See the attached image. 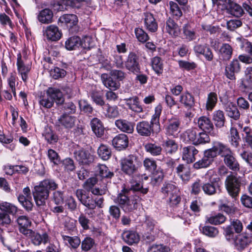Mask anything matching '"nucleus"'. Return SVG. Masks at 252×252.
<instances>
[{"label":"nucleus","instance_id":"bf43d9fd","mask_svg":"<svg viewBox=\"0 0 252 252\" xmlns=\"http://www.w3.org/2000/svg\"><path fill=\"white\" fill-rule=\"evenodd\" d=\"M66 93L67 94L72 93L71 88L68 85H65L61 87V89L56 88H49L46 91L47 94H58L60 93Z\"/></svg>","mask_w":252,"mask_h":252},{"label":"nucleus","instance_id":"c03bdc74","mask_svg":"<svg viewBox=\"0 0 252 252\" xmlns=\"http://www.w3.org/2000/svg\"><path fill=\"white\" fill-rule=\"evenodd\" d=\"M145 24L147 29L151 32H155L158 29V24L153 15L151 13H145Z\"/></svg>","mask_w":252,"mask_h":252},{"label":"nucleus","instance_id":"6e6552de","mask_svg":"<svg viewBox=\"0 0 252 252\" xmlns=\"http://www.w3.org/2000/svg\"><path fill=\"white\" fill-rule=\"evenodd\" d=\"M243 229V225L240 220L230 219V224L223 227V234L226 240L230 242L235 239V233H241Z\"/></svg>","mask_w":252,"mask_h":252},{"label":"nucleus","instance_id":"f3484780","mask_svg":"<svg viewBox=\"0 0 252 252\" xmlns=\"http://www.w3.org/2000/svg\"><path fill=\"white\" fill-rule=\"evenodd\" d=\"M181 125V121L177 118H172L168 120L166 125L164 126L165 134L167 136L177 137L179 132V129Z\"/></svg>","mask_w":252,"mask_h":252},{"label":"nucleus","instance_id":"2eb2a0df","mask_svg":"<svg viewBox=\"0 0 252 252\" xmlns=\"http://www.w3.org/2000/svg\"><path fill=\"white\" fill-rule=\"evenodd\" d=\"M215 158L209 149L205 150L203 152L202 158L194 163L193 167L195 169L208 168L212 164Z\"/></svg>","mask_w":252,"mask_h":252},{"label":"nucleus","instance_id":"bb28decb","mask_svg":"<svg viewBox=\"0 0 252 252\" xmlns=\"http://www.w3.org/2000/svg\"><path fill=\"white\" fill-rule=\"evenodd\" d=\"M227 4L226 10L228 13L231 15L239 18L244 13L242 7L238 4L233 2L231 0H222Z\"/></svg>","mask_w":252,"mask_h":252},{"label":"nucleus","instance_id":"72a5a7b5","mask_svg":"<svg viewBox=\"0 0 252 252\" xmlns=\"http://www.w3.org/2000/svg\"><path fill=\"white\" fill-rule=\"evenodd\" d=\"M101 79L103 84L112 91L117 90L120 86L119 81H116L113 77L109 76L107 74H101Z\"/></svg>","mask_w":252,"mask_h":252},{"label":"nucleus","instance_id":"e2e57ef3","mask_svg":"<svg viewBox=\"0 0 252 252\" xmlns=\"http://www.w3.org/2000/svg\"><path fill=\"white\" fill-rule=\"evenodd\" d=\"M230 137L231 144L234 147H237L241 139L236 128L234 127H231L230 129Z\"/></svg>","mask_w":252,"mask_h":252},{"label":"nucleus","instance_id":"f704fd0d","mask_svg":"<svg viewBox=\"0 0 252 252\" xmlns=\"http://www.w3.org/2000/svg\"><path fill=\"white\" fill-rule=\"evenodd\" d=\"M219 209L229 216H233L238 211V208L232 202L227 200L222 201L219 206Z\"/></svg>","mask_w":252,"mask_h":252},{"label":"nucleus","instance_id":"5701e85b","mask_svg":"<svg viewBox=\"0 0 252 252\" xmlns=\"http://www.w3.org/2000/svg\"><path fill=\"white\" fill-rule=\"evenodd\" d=\"M125 66L127 70L134 73H137L140 72L138 58L134 53L131 52L129 53L125 63Z\"/></svg>","mask_w":252,"mask_h":252},{"label":"nucleus","instance_id":"37998d69","mask_svg":"<svg viewBox=\"0 0 252 252\" xmlns=\"http://www.w3.org/2000/svg\"><path fill=\"white\" fill-rule=\"evenodd\" d=\"M145 24L147 29L151 32H155L158 29V24L153 15L151 13H145Z\"/></svg>","mask_w":252,"mask_h":252},{"label":"nucleus","instance_id":"e433bc0d","mask_svg":"<svg viewBox=\"0 0 252 252\" xmlns=\"http://www.w3.org/2000/svg\"><path fill=\"white\" fill-rule=\"evenodd\" d=\"M53 13L49 8L41 10L37 15L38 20L42 24H48L53 22Z\"/></svg>","mask_w":252,"mask_h":252},{"label":"nucleus","instance_id":"de8ad7c7","mask_svg":"<svg viewBox=\"0 0 252 252\" xmlns=\"http://www.w3.org/2000/svg\"><path fill=\"white\" fill-rule=\"evenodd\" d=\"M232 48L229 44H222L220 49V59L225 61L229 60L232 57Z\"/></svg>","mask_w":252,"mask_h":252},{"label":"nucleus","instance_id":"4be33fe9","mask_svg":"<svg viewBox=\"0 0 252 252\" xmlns=\"http://www.w3.org/2000/svg\"><path fill=\"white\" fill-rule=\"evenodd\" d=\"M179 190L173 182H165L160 188L159 195L162 199L165 200Z\"/></svg>","mask_w":252,"mask_h":252},{"label":"nucleus","instance_id":"c9c22d12","mask_svg":"<svg viewBox=\"0 0 252 252\" xmlns=\"http://www.w3.org/2000/svg\"><path fill=\"white\" fill-rule=\"evenodd\" d=\"M212 120L217 128H221L224 126L226 122L224 112L220 110H216L213 112Z\"/></svg>","mask_w":252,"mask_h":252},{"label":"nucleus","instance_id":"69168bd1","mask_svg":"<svg viewBox=\"0 0 252 252\" xmlns=\"http://www.w3.org/2000/svg\"><path fill=\"white\" fill-rule=\"evenodd\" d=\"M63 113L72 115L76 113V106L72 102H65L62 108Z\"/></svg>","mask_w":252,"mask_h":252},{"label":"nucleus","instance_id":"680f3d73","mask_svg":"<svg viewBox=\"0 0 252 252\" xmlns=\"http://www.w3.org/2000/svg\"><path fill=\"white\" fill-rule=\"evenodd\" d=\"M61 161V164L66 172L69 173L75 170L76 166L74 160L71 158H66Z\"/></svg>","mask_w":252,"mask_h":252},{"label":"nucleus","instance_id":"7c9ffc66","mask_svg":"<svg viewBox=\"0 0 252 252\" xmlns=\"http://www.w3.org/2000/svg\"><path fill=\"white\" fill-rule=\"evenodd\" d=\"M250 237L243 233L239 234L238 237L235 236V239L233 241L238 250L242 251L252 243V239Z\"/></svg>","mask_w":252,"mask_h":252},{"label":"nucleus","instance_id":"dca6fc26","mask_svg":"<svg viewBox=\"0 0 252 252\" xmlns=\"http://www.w3.org/2000/svg\"><path fill=\"white\" fill-rule=\"evenodd\" d=\"M209 149L215 158L218 156L224 158L232 152L228 145L220 141L214 142L212 147Z\"/></svg>","mask_w":252,"mask_h":252},{"label":"nucleus","instance_id":"052dcab7","mask_svg":"<svg viewBox=\"0 0 252 252\" xmlns=\"http://www.w3.org/2000/svg\"><path fill=\"white\" fill-rule=\"evenodd\" d=\"M104 114L105 117L108 119H115L119 117L120 112L117 106H111L109 105L104 110Z\"/></svg>","mask_w":252,"mask_h":252},{"label":"nucleus","instance_id":"473e14b6","mask_svg":"<svg viewBox=\"0 0 252 252\" xmlns=\"http://www.w3.org/2000/svg\"><path fill=\"white\" fill-rule=\"evenodd\" d=\"M92 130L97 137H101L104 133V126L102 121L97 118H93L90 122Z\"/></svg>","mask_w":252,"mask_h":252},{"label":"nucleus","instance_id":"3c124183","mask_svg":"<svg viewBox=\"0 0 252 252\" xmlns=\"http://www.w3.org/2000/svg\"><path fill=\"white\" fill-rule=\"evenodd\" d=\"M63 241H67L71 249L76 250L81 245V240L78 236H69L62 234Z\"/></svg>","mask_w":252,"mask_h":252},{"label":"nucleus","instance_id":"cd10ccee","mask_svg":"<svg viewBox=\"0 0 252 252\" xmlns=\"http://www.w3.org/2000/svg\"><path fill=\"white\" fill-rule=\"evenodd\" d=\"M44 35L48 40L55 41L61 38L62 33L57 26L52 25L46 27L44 32Z\"/></svg>","mask_w":252,"mask_h":252},{"label":"nucleus","instance_id":"a878e982","mask_svg":"<svg viewBox=\"0 0 252 252\" xmlns=\"http://www.w3.org/2000/svg\"><path fill=\"white\" fill-rule=\"evenodd\" d=\"M122 239L126 244L131 246L137 244L140 237L136 231L130 230H125L122 234Z\"/></svg>","mask_w":252,"mask_h":252},{"label":"nucleus","instance_id":"7ed1b4c3","mask_svg":"<svg viewBox=\"0 0 252 252\" xmlns=\"http://www.w3.org/2000/svg\"><path fill=\"white\" fill-rule=\"evenodd\" d=\"M142 198L141 196L128 193V190L122 189L117 194L115 202L126 213H133L137 210Z\"/></svg>","mask_w":252,"mask_h":252},{"label":"nucleus","instance_id":"423d86ee","mask_svg":"<svg viewBox=\"0 0 252 252\" xmlns=\"http://www.w3.org/2000/svg\"><path fill=\"white\" fill-rule=\"evenodd\" d=\"M130 186L126 187L125 184L123 185L122 189L128 190V193L136 195L139 196H143L148 192V189L143 188V180H147L148 176L138 174L136 176L131 177Z\"/></svg>","mask_w":252,"mask_h":252},{"label":"nucleus","instance_id":"a211bd4d","mask_svg":"<svg viewBox=\"0 0 252 252\" xmlns=\"http://www.w3.org/2000/svg\"><path fill=\"white\" fill-rule=\"evenodd\" d=\"M16 221L20 233L25 236L31 235L33 233V231L30 228L32 221L28 216H20L17 218Z\"/></svg>","mask_w":252,"mask_h":252},{"label":"nucleus","instance_id":"338daca9","mask_svg":"<svg viewBox=\"0 0 252 252\" xmlns=\"http://www.w3.org/2000/svg\"><path fill=\"white\" fill-rule=\"evenodd\" d=\"M243 131L245 142L252 150V128L249 126H245L243 128Z\"/></svg>","mask_w":252,"mask_h":252},{"label":"nucleus","instance_id":"49530a36","mask_svg":"<svg viewBox=\"0 0 252 252\" xmlns=\"http://www.w3.org/2000/svg\"><path fill=\"white\" fill-rule=\"evenodd\" d=\"M224 162L229 169L237 171L239 169V164L233 156L232 152L223 158Z\"/></svg>","mask_w":252,"mask_h":252},{"label":"nucleus","instance_id":"c756f323","mask_svg":"<svg viewBox=\"0 0 252 252\" xmlns=\"http://www.w3.org/2000/svg\"><path fill=\"white\" fill-rule=\"evenodd\" d=\"M116 127L121 131L131 134L134 131L135 123L126 119H118L115 122Z\"/></svg>","mask_w":252,"mask_h":252},{"label":"nucleus","instance_id":"f257e3e1","mask_svg":"<svg viewBox=\"0 0 252 252\" xmlns=\"http://www.w3.org/2000/svg\"><path fill=\"white\" fill-rule=\"evenodd\" d=\"M160 142V146H158V161H160V165L158 167V180H162L165 177L166 170L173 167L175 162L172 158L161 156V152L162 151L170 155L174 154L178 150V144L175 140L168 137L162 138Z\"/></svg>","mask_w":252,"mask_h":252},{"label":"nucleus","instance_id":"8fccbe9b","mask_svg":"<svg viewBox=\"0 0 252 252\" xmlns=\"http://www.w3.org/2000/svg\"><path fill=\"white\" fill-rule=\"evenodd\" d=\"M97 154L102 160H107L111 157L112 152L108 146L101 144L97 149Z\"/></svg>","mask_w":252,"mask_h":252},{"label":"nucleus","instance_id":"f8f14e48","mask_svg":"<svg viewBox=\"0 0 252 252\" xmlns=\"http://www.w3.org/2000/svg\"><path fill=\"white\" fill-rule=\"evenodd\" d=\"M197 126L202 130L200 132H205L212 136H216L218 131L215 128L213 123L211 120L206 116H201L197 119Z\"/></svg>","mask_w":252,"mask_h":252},{"label":"nucleus","instance_id":"aec40b11","mask_svg":"<svg viewBox=\"0 0 252 252\" xmlns=\"http://www.w3.org/2000/svg\"><path fill=\"white\" fill-rule=\"evenodd\" d=\"M112 143L116 150L118 151L125 150L128 146L129 138L126 134H118L113 138Z\"/></svg>","mask_w":252,"mask_h":252},{"label":"nucleus","instance_id":"79ce46f5","mask_svg":"<svg viewBox=\"0 0 252 252\" xmlns=\"http://www.w3.org/2000/svg\"><path fill=\"white\" fill-rule=\"evenodd\" d=\"M14 138L12 135L6 136L2 131H0V142L4 146L11 151H13L16 147V144L13 142Z\"/></svg>","mask_w":252,"mask_h":252},{"label":"nucleus","instance_id":"20e7f679","mask_svg":"<svg viewBox=\"0 0 252 252\" xmlns=\"http://www.w3.org/2000/svg\"><path fill=\"white\" fill-rule=\"evenodd\" d=\"M180 138L185 143H192L195 146L210 142L209 135L205 132H200L196 127L186 129L181 134Z\"/></svg>","mask_w":252,"mask_h":252},{"label":"nucleus","instance_id":"6ab92c4d","mask_svg":"<svg viewBox=\"0 0 252 252\" xmlns=\"http://www.w3.org/2000/svg\"><path fill=\"white\" fill-rule=\"evenodd\" d=\"M94 176L101 181L105 180L108 182L114 176V173L111 171L105 164H99L96 167Z\"/></svg>","mask_w":252,"mask_h":252},{"label":"nucleus","instance_id":"412c9836","mask_svg":"<svg viewBox=\"0 0 252 252\" xmlns=\"http://www.w3.org/2000/svg\"><path fill=\"white\" fill-rule=\"evenodd\" d=\"M119 105L120 106L126 105L129 109L137 113L141 112L143 111L139 98L136 96L125 98L123 100L121 99Z\"/></svg>","mask_w":252,"mask_h":252},{"label":"nucleus","instance_id":"a19ab883","mask_svg":"<svg viewBox=\"0 0 252 252\" xmlns=\"http://www.w3.org/2000/svg\"><path fill=\"white\" fill-rule=\"evenodd\" d=\"M166 204L170 208L173 209L177 208L179 207L181 202L182 196L180 190H178L171 196L165 199Z\"/></svg>","mask_w":252,"mask_h":252},{"label":"nucleus","instance_id":"39448f33","mask_svg":"<svg viewBox=\"0 0 252 252\" xmlns=\"http://www.w3.org/2000/svg\"><path fill=\"white\" fill-rule=\"evenodd\" d=\"M120 165L121 170L125 174L133 177L138 174V170L142 166V162L138 156L130 154L121 160Z\"/></svg>","mask_w":252,"mask_h":252},{"label":"nucleus","instance_id":"09e8293b","mask_svg":"<svg viewBox=\"0 0 252 252\" xmlns=\"http://www.w3.org/2000/svg\"><path fill=\"white\" fill-rule=\"evenodd\" d=\"M166 31L169 34L173 36H178L180 33L181 30L178 25L173 20L169 18L166 21Z\"/></svg>","mask_w":252,"mask_h":252},{"label":"nucleus","instance_id":"f03ea898","mask_svg":"<svg viewBox=\"0 0 252 252\" xmlns=\"http://www.w3.org/2000/svg\"><path fill=\"white\" fill-rule=\"evenodd\" d=\"M58 185L54 180L46 179L34 186L32 190V195L36 205L38 206L44 205L48 199L50 191L55 190Z\"/></svg>","mask_w":252,"mask_h":252},{"label":"nucleus","instance_id":"5fc2aeb1","mask_svg":"<svg viewBox=\"0 0 252 252\" xmlns=\"http://www.w3.org/2000/svg\"><path fill=\"white\" fill-rule=\"evenodd\" d=\"M96 245L95 240L91 236H87L81 241V248L82 251L87 252Z\"/></svg>","mask_w":252,"mask_h":252},{"label":"nucleus","instance_id":"ea45409f","mask_svg":"<svg viewBox=\"0 0 252 252\" xmlns=\"http://www.w3.org/2000/svg\"><path fill=\"white\" fill-rule=\"evenodd\" d=\"M27 236L31 237L32 243L36 246H39L42 243L46 244L49 241V236L46 232H43L42 234H40L33 231V233L31 235Z\"/></svg>","mask_w":252,"mask_h":252},{"label":"nucleus","instance_id":"6e6d98bb","mask_svg":"<svg viewBox=\"0 0 252 252\" xmlns=\"http://www.w3.org/2000/svg\"><path fill=\"white\" fill-rule=\"evenodd\" d=\"M0 210L5 213L14 216L18 212V209L13 204L7 202H2L0 203Z\"/></svg>","mask_w":252,"mask_h":252},{"label":"nucleus","instance_id":"4d7b16f0","mask_svg":"<svg viewBox=\"0 0 252 252\" xmlns=\"http://www.w3.org/2000/svg\"><path fill=\"white\" fill-rule=\"evenodd\" d=\"M39 105L45 108H50L54 104L53 95H38Z\"/></svg>","mask_w":252,"mask_h":252},{"label":"nucleus","instance_id":"393cba45","mask_svg":"<svg viewBox=\"0 0 252 252\" xmlns=\"http://www.w3.org/2000/svg\"><path fill=\"white\" fill-rule=\"evenodd\" d=\"M42 136L47 143L50 145H56L59 140L58 135L53 129L52 126L48 125L44 127Z\"/></svg>","mask_w":252,"mask_h":252},{"label":"nucleus","instance_id":"58836bf2","mask_svg":"<svg viewBox=\"0 0 252 252\" xmlns=\"http://www.w3.org/2000/svg\"><path fill=\"white\" fill-rule=\"evenodd\" d=\"M59 20L69 28L76 26L78 22V17L75 14H64L60 17Z\"/></svg>","mask_w":252,"mask_h":252},{"label":"nucleus","instance_id":"864d4df0","mask_svg":"<svg viewBox=\"0 0 252 252\" xmlns=\"http://www.w3.org/2000/svg\"><path fill=\"white\" fill-rule=\"evenodd\" d=\"M81 44V40L79 37L74 36L69 37L65 43V47L68 50H75Z\"/></svg>","mask_w":252,"mask_h":252},{"label":"nucleus","instance_id":"0e129e2a","mask_svg":"<svg viewBox=\"0 0 252 252\" xmlns=\"http://www.w3.org/2000/svg\"><path fill=\"white\" fill-rule=\"evenodd\" d=\"M143 164L147 170L154 174L158 172L156 170V161L152 159L146 158L143 161Z\"/></svg>","mask_w":252,"mask_h":252},{"label":"nucleus","instance_id":"2f4dec72","mask_svg":"<svg viewBox=\"0 0 252 252\" xmlns=\"http://www.w3.org/2000/svg\"><path fill=\"white\" fill-rule=\"evenodd\" d=\"M17 69L19 73L21 75L22 79L26 82L28 78V73L31 70V66L29 64L26 65L22 60L20 54L18 55L17 61Z\"/></svg>","mask_w":252,"mask_h":252},{"label":"nucleus","instance_id":"603ef678","mask_svg":"<svg viewBox=\"0 0 252 252\" xmlns=\"http://www.w3.org/2000/svg\"><path fill=\"white\" fill-rule=\"evenodd\" d=\"M226 220V217L225 216L221 213H218L207 217L206 222L211 224L219 225L224 223Z\"/></svg>","mask_w":252,"mask_h":252},{"label":"nucleus","instance_id":"4c0bfd02","mask_svg":"<svg viewBox=\"0 0 252 252\" xmlns=\"http://www.w3.org/2000/svg\"><path fill=\"white\" fill-rule=\"evenodd\" d=\"M199 230L204 235L212 238L216 237L219 233L217 227L206 224L204 225H200Z\"/></svg>","mask_w":252,"mask_h":252},{"label":"nucleus","instance_id":"c85d7f7f","mask_svg":"<svg viewBox=\"0 0 252 252\" xmlns=\"http://www.w3.org/2000/svg\"><path fill=\"white\" fill-rule=\"evenodd\" d=\"M241 66L238 60H233L230 63L225 67V73L226 77L230 80L235 79V74L240 71Z\"/></svg>","mask_w":252,"mask_h":252},{"label":"nucleus","instance_id":"9d476101","mask_svg":"<svg viewBox=\"0 0 252 252\" xmlns=\"http://www.w3.org/2000/svg\"><path fill=\"white\" fill-rule=\"evenodd\" d=\"M73 155L75 159L80 165H89L94 160V156L88 150L84 148L75 150Z\"/></svg>","mask_w":252,"mask_h":252},{"label":"nucleus","instance_id":"1a4fd4ad","mask_svg":"<svg viewBox=\"0 0 252 252\" xmlns=\"http://www.w3.org/2000/svg\"><path fill=\"white\" fill-rule=\"evenodd\" d=\"M240 185L241 183L238 179L232 174L227 176L225 181L226 189L232 198H235L238 196Z\"/></svg>","mask_w":252,"mask_h":252},{"label":"nucleus","instance_id":"ddd939ff","mask_svg":"<svg viewBox=\"0 0 252 252\" xmlns=\"http://www.w3.org/2000/svg\"><path fill=\"white\" fill-rule=\"evenodd\" d=\"M76 121V117L73 115H68L66 113H62L58 118L56 122V127L58 128H63L67 130L72 128Z\"/></svg>","mask_w":252,"mask_h":252},{"label":"nucleus","instance_id":"b1692460","mask_svg":"<svg viewBox=\"0 0 252 252\" xmlns=\"http://www.w3.org/2000/svg\"><path fill=\"white\" fill-rule=\"evenodd\" d=\"M182 159L188 163H193L195 160V156L198 151L192 145L186 146L182 149Z\"/></svg>","mask_w":252,"mask_h":252},{"label":"nucleus","instance_id":"a18cd8bd","mask_svg":"<svg viewBox=\"0 0 252 252\" xmlns=\"http://www.w3.org/2000/svg\"><path fill=\"white\" fill-rule=\"evenodd\" d=\"M224 109L228 117L235 121H238L240 119L241 113L235 103H234L229 106H227V107Z\"/></svg>","mask_w":252,"mask_h":252},{"label":"nucleus","instance_id":"13d9d810","mask_svg":"<svg viewBox=\"0 0 252 252\" xmlns=\"http://www.w3.org/2000/svg\"><path fill=\"white\" fill-rule=\"evenodd\" d=\"M47 155L50 162L54 165L58 166L61 164V158L59 154L54 150L52 149H48Z\"/></svg>","mask_w":252,"mask_h":252},{"label":"nucleus","instance_id":"0eeeda50","mask_svg":"<svg viewBox=\"0 0 252 252\" xmlns=\"http://www.w3.org/2000/svg\"><path fill=\"white\" fill-rule=\"evenodd\" d=\"M155 113L152 116L150 122L143 120L136 124V129L138 134L142 137H150L154 133V126L158 125V106L155 107Z\"/></svg>","mask_w":252,"mask_h":252},{"label":"nucleus","instance_id":"774afa93","mask_svg":"<svg viewBox=\"0 0 252 252\" xmlns=\"http://www.w3.org/2000/svg\"><path fill=\"white\" fill-rule=\"evenodd\" d=\"M78 221L83 230H87L90 229L89 224L91 221L85 214L81 213L78 218Z\"/></svg>","mask_w":252,"mask_h":252},{"label":"nucleus","instance_id":"4468645a","mask_svg":"<svg viewBox=\"0 0 252 252\" xmlns=\"http://www.w3.org/2000/svg\"><path fill=\"white\" fill-rule=\"evenodd\" d=\"M75 195L78 200L88 209L94 207L95 203L90 191L83 189H77L75 191Z\"/></svg>","mask_w":252,"mask_h":252},{"label":"nucleus","instance_id":"9b49d317","mask_svg":"<svg viewBox=\"0 0 252 252\" xmlns=\"http://www.w3.org/2000/svg\"><path fill=\"white\" fill-rule=\"evenodd\" d=\"M221 185V180L219 176L211 177L209 181L203 183L202 190L205 194L212 195L220 190Z\"/></svg>","mask_w":252,"mask_h":252}]
</instances>
